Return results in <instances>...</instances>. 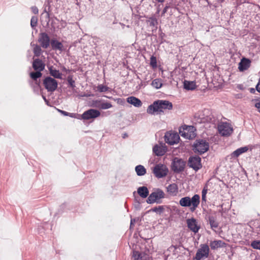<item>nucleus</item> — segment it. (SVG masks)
I'll list each match as a JSON object with an SVG mask.
<instances>
[{"instance_id":"obj_1","label":"nucleus","mask_w":260,"mask_h":260,"mask_svg":"<svg viewBox=\"0 0 260 260\" xmlns=\"http://www.w3.org/2000/svg\"><path fill=\"white\" fill-rule=\"evenodd\" d=\"M173 108L172 104L168 101L158 100L148 106L147 112L150 114L163 112L165 110H171Z\"/></svg>"},{"instance_id":"obj_2","label":"nucleus","mask_w":260,"mask_h":260,"mask_svg":"<svg viewBox=\"0 0 260 260\" xmlns=\"http://www.w3.org/2000/svg\"><path fill=\"white\" fill-rule=\"evenodd\" d=\"M200 202V197L198 194H194L191 198L189 197L182 198L179 200V204L182 207H188L191 211H194Z\"/></svg>"},{"instance_id":"obj_3","label":"nucleus","mask_w":260,"mask_h":260,"mask_svg":"<svg viewBox=\"0 0 260 260\" xmlns=\"http://www.w3.org/2000/svg\"><path fill=\"white\" fill-rule=\"evenodd\" d=\"M218 131L222 136H229L233 132L232 124L228 122H220L217 126Z\"/></svg>"},{"instance_id":"obj_4","label":"nucleus","mask_w":260,"mask_h":260,"mask_svg":"<svg viewBox=\"0 0 260 260\" xmlns=\"http://www.w3.org/2000/svg\"><path fill=\"white\" fill-rule=\"evenodd\" d=\"M152 172L156 178H161L168 175L169 169L165 165L158 164L154 167Z\"/></svg>"},{"instance_id":"obj_5","label":"nucleus","mask_w":260,"mask_h":260,"mask_svg":"<svg viewBox=\"0 0 260 260\" xmlns=\"http://www.w3.org/2000/svg\"><path fill=\"white\" fill-rule=\"evenodd\" d=\"M196 129L192 126L184 125L181 126L179 129V134L184 138L191 139L196 136Z\"/></svg>"},{"instance_id":"obj_6","label":"nucleus","mask_w":260,"mask_h":260,"mask_svg":"<svg viewBox=\"0 0 260 260\" xmlns=\"http://www.w3.org/2000/svg\"><path fill=\"white\" fill-rule=\"evenodd\" d=\"M209 145L208 143L203 140L196 141L193 145V150L196 153H204L208 151Z\"/></svg>"},{"instance_id":"obj_7","label":"nucleus","mask_w":260,"mask_h":260,"mask_svg":"<svg viewBox=\"0 0 260 260\" xmlns=\"http://www.w3.org/2000/svg\"><path fill=\"white\" fill-rule=\"evenodd\" d=\"M179 140V136L177 133L168 132L165 135V142L171 145L177 144Z\"/></svg>"},{"instance_id":"obj_8","label":"nucleus","mask_w":260,"mask_h":260,"mask_svg":"<svg viewBox=\"0 0 260 260\" xmlns=\"http://www.w3.org/2000/svg\"><path fill=\"white\" fill-rule=\"evenodd\" d=\"M209 248L206 244H202L200 248L198 250L195 259L196 260H201L203 258H206L209 255Z\"/></svg>"},{"instance_id":"obj_9","label":"nucleus","mask_w":260,"mask_h":260,"mask_svg":"<svg viewBox=\"0 0 260 260\" xmlns=\"http://www.w3.org/2000/svg\"><path fill=\"white\" fill-rule=\"evenodd\" d=\"M164 197V193L161 190H157L151 193L147 200L148 204L157 202L158 200Z\"/></svg>"},{"instance_id":"obj_10","label":"nucleus","mask_w":260,"mask_h":260,"mask_svg":"<svg viewBox=\"0 0 260 260\" xmlns=\"http://www.w3.org/2000/svg\"><path fill=\"white\" fill-rule=\"evenodd\" d=\"M101 112L96 109H91L84 112L81 115L82 118L85 120L94 119L99 117Z\"/></svg>"},{"instance_id":"obj_11","label":"nucleus","mask_w":260,"mask_h":260,"mask_svg":"<svg viewBox=\"0 0 260 260\" xmlns=\"http://www.w3.org/2000/svg\"><path fill=\"white\" fill-rule=\"evenodd\" d=\"M185 166V162L182 159L176 157L172 164V169L174 172H179L182 171Z\"/></svg>"},{"instance_id":"obj_12","label":"nucleus","mask_w":260,"mask_h":260,"mask_svg":"<svg viewBox=\"0 0 260 260\" xmlns=\"http://www.w3.org/2000/svg\"><path fill=\"white\" fill-rule=\"evenodd\" d=\"M46 88L50 91H54L57 86V83L55 80L50 77L46 78L44 81Z\"/></svg>"},{"instance_id":"obj_13","label":"nucleus","mask_w":260,"mask_h":260,"mask_svg":"<svg viewBox=\"0 0 260 260\" xmlns=\"http://www.w3.org/2000/svg\"><path fill=\"white\" fill-rule=\"evenodd\" d=\"M167 151V148L163 143L156 144L153 147V152L157 156H162Z\"/></svg>"},{"instance_id":"obj_14","label":"nucleus","mask_w":260,"mask_h":260,"mask_svg":"<svg viewBox=\"0 0 260 260\" xmlns=\"http://www.w3.org/2000/svg\"><path fill=\"white\" fill-rule=\"evenodd\" d=\"M187 224L188 228L195 233H197L200 228L197 220L193 218L187 219Z\"/></svg>"},{"instance_id":"obj_15","label":"nucleus","mask_w":260,"mask_h":260,"mask_svg":"<svg viewBox=\"0 0 260 260\" xmlns=\"http://www.w3.org/2000/svg\"><path fill=\"white\" fill-rule=\"evenodd\" d=\"M189 165L194 170H199L201 168V158L198 156L192 157L189 158Z\"/></svg>"},{"instance_id":"obj_16","label":"nucleus","mask_w":260,"mask_h":260,"mask_svg":"<svg viewBox=\"0 0 260 260\" xmlns=\"http://www.w3.org/2000/svg\"><path fill=\"white\" fill-rule=\"evenodd\" d=\"M39 42L42 47L47 48L50 44V39L48 36L45 33H42L40 35Z\"/></svg>"},{"instance_id":"obj_17","label":"nucleus","mask_w":260,"mask_h":260,"mask_svg":"<svg viewBox=\"0 0 260 260\" xmlns=\"http://www.w3.org/2000/svg\"><path fill=\"white\" fill-rule=\"evenodd\" d=\"M251 63V61L247 58H243L239 63L238 69L240 71H244L247 70Z\"/></svg>"},{"instance_id":"obj_18","label":"nucleus","mask_w":260,"mask_h":260,"mask_svg":"<svg viewBox=\"0 0 260 260\" xmlns=\"http://www.w3.org/2000/svg\"><path fill=\"white\" fill-rule=\"evenodd\" d=\"M126 101L135 107H140L142 105V103L140 100L133 96L128 97L126 99Z\"/></svg>"},{"instance_id":"obj_19","label":"nucleus","mask_w":260,"mask_h":260,"mask_svg":"<svg viewBox=\"0 0 260 260\" xmlns=\"http://www.w3.org/2000/svg\"><path fill=\"white\" fill-rule=\"evenodd\" d=\"M134 260H149V257L144 253H140L138 251H134L133 254Z\"/></svg>"},{"instance_id":"obj_20","label":"nucleus","mask_w":260,"mask_h":260,"mask_svg":"<svg viewBox=\"0 0 260 260\" xmlns=\"http://www.w3.org/2000/svg\"><path fill=\"white\" fill-rule=\"evenodd\" d=\"M183 87L184 89L187 90H192L196 88V82L194 81L184 80L183 82Z\"/></svg>"},{"instance_id":"obj_21","label":"nucleus","mask_w":260,"mask_h":260,"mask_svg":"<svg viewBox=\"0 0 260 260\" xmlns=\"http://www.w3.org/2000/svg\"><path fill=\"white\" fill-rule=\"evenodd\" d=\"M249 149L248 146H245L237 149L234 151L231 154L232 157H237L241 154L246 152Z\"/></svg>"},{"instance_id":"obj_22","label":"nucleus","mask_w":260,"mask_h":260,"mask_svg":"<svg viewBox=\"0 0 260 260\" xmlns=\"http://www.w3.org/2000/svg\"><path fill=\"white\" fill-rule=\"evenodd\" d=\"M167 191L171 195L176 196L178 192L177 185L175 183L170 184L167 187Z\"/></svg>"},{"instance_id":"obj_23","label":"nucleus","mask_w":260,"mask_h":260,"mask_svg":"<svg viewBox=\"0 0 260 260\" xmlns=\"http://www.w3.org/2000/svg\"><path fill=\"white\" fill-rule=\"evenodd\" d=\"M210 246L211 249H215L219 247H224L225 243L221 240H214L210 242Z\"/></svg>"},{"instance_id":"obj_24","label":"nucleus","mask_w":260,"mask_h":260,"mask_svg":"<svg viewBox=\"0 0 260 260\" xmlns=\"http://www.w3.org/2000/svg\"><path fill=\"white\" fill-rule=\"evenodd\" d=\"M45 67L44 64L42 61L39 59H36L33 62V68L35 70L41 71L44 70Z\"/></svg>"},{"instance_id":"obj_25","label":"nucleus","mask_w":260,"mask_h":260,"mask_svg":"<svg viewBox=\"0 0 260 260\" xmlns=\"http://www.w3.org/2000/svg\"><path fill=\"white\" fill-rule=\"evenodd\" d=\"M138 193L143 198H146L148 194L149 191L148 188L145 186L140 187L137 189Z\"/></svg>"},{"instance_id":"obj_26","label":"nucleus","mask_w":260,"mask_h":260,"mask_svg":"<svg viewBox=\"0 0 260 260\" xmlns=\"http://www.w3.org/2000/svg\"><path fill=\"white\" fill-rule=\"evenodd\" d=\"M51 44L54 49H57L60 51L63 50V45L61 43L56 40H52L51 42Z\"/></svg>"},{"instance_id":"obj_27","label":"nucleus","mask_w":260,"mask_h":260,"mask_svg":"<svg viewBox=\"0 0 260 260\" xmlns=\"http://www.w3.org/2000/svg\"><path fill=\"white\" fill-rule=\"evenodd\" d=\"M50 74L56 78H61L62 74L59 71L55 69L53 67H51L49 68Z\"/></svg>"},{"instance_id":"obj_28","label":"nucleus","mask_w":260,"mask_h":260,"mask_svg":"<svg viewBox=\"0 0 260 260\" xmlns=\"http://www.w3.org/2000/svg\"><path fill=\"white\" fill-rule=\"evenodd\" d=\"M135 171L138 176H143L146 173V170L144 166L138 165L136 167Z\"/></svg>"},{"instance_id":"obj_29","label":"nucleus","mask_w":260,"mask_h":260,"mask_svg":"<svg viewBox=\"0 0 260 260\" xmlns=\"http://www.w3.org/2000/svg\"><path fill=\"white\" fill-rule=\"evenodd\" d=\"M151 85L156 89H159L162 85V81L160 79H155L152 81Z\"/></svg>"},{"instance_id":"obj_30","label":"nucleus","mask_w":260,"mask_h":260,"mask_svg":"<svg viewBox=\"0 0 260 260\" xmlns=\"http://www.w3.org/2000/svg\"><path fill=\"white\" fill-rule=\"evenodd\" d=\"M112 107V104L109 102H105L102 100L100 108L101 109H108Z\"/></svg>"},{"instance_id":"obj_31","label":"nucleus","mask_w":260,"mask_h":260,"mask_svg":"<svg viewBox=\"0 0 260 260\" xmlns=\"http://www.w3.org/2000/svg\"><path fill=\"white\" fill-rule=\"evenodd\" d=\"M96 90L100 92H104L107 91L109 88L103 84H100L98 85L96 87Z\"/></svg>"},{"instance_id":"obj_32","label":"nucleus","mask_w":260,"mask_h":260,"mask_svg":"<svg viewBox=\"0 0 260 260\" xmlns=\"http://www.w3.org/2000/svg\"><path fill=\"white\" fill-rule=\"evenodd\" d=\"M164 207L162 206H158V207H157L155 208H153L151 209L150 210H149V211L154 212L158 214H160L164 211Z\"/></svg>"},{"instance_id":"obj_33","label":"nucleus","mask_w":260,"mask_h":260,"mask_svg":"<svg viewBox=\"0 0 260 260\" xmlns=\"http://www.w3.org/2000/svg\"><path fill=\"white\" fill-rule=\"evenodd\" d=\"M101 102L102 100H94L91 102L90 106L92 107L100 108Z\"/></svg>"},{"instance_id":"obj_34","label":"nucleus","mask_w":260,"mask_h":260,"mask_svg":"<svg viewBox=\"0 0 260 260\" xmlns=\"http://www.w3.org/2000/svg\"><path fill=\"white\" fill-rule=\"evenodd\" d=\"M150 64L153 68H155L157 67L156 58L154 56H152L150 58Z\"/></svg>"},{"instance_id":"obj_35","label":"nucleus","mask_w":260,"mask_h":260,"mask_svg":"<svg viewBox=\"0 0 260 260\" xmlns=\"http://www.w3.org/2000/svg\"><path fill=\"white\" fill-rule=\"evenodd\" d=\"M40 72L41 71H38V72H36L35 73L34 72L31 73L30 74V77L33 79H36L42 76V74Z\"/></svg>"},{"instance_id":"obj_36","label":"nucleus","mask_w":260,"mask_h":260,"mask_svg":"<svg viewBox=\"0 0 260 260\" xmlns=\"http://www.w3.org/2000/svg\"><path fill=\"white\" fill-rule=\"evenodd\" d=\"M210 224L212 229L216 228L218 226V223L213 218L209 219Z\"/></svg>"},{"instance_id":"obj_37","label":"nucleus","mask_w":260,"mask_h":260,"mask_svg":"<svg viewBox=\"0 0 260 260\" xmlns=\"http://www.w3.org/2000/svg\"><path fill=\"white\" fill-rule=\"evenodd\" d=\"M251 246L256 249L260 250V241H254L251 244Z\"/></svg>"},{"instance_id":"obj_38","label":"nucleus","mask_w":260,"mask_h":260,"mask_svg":"<svg viewBox=\"0 0 260 260\" xmlns=\"http://www.w3.org/2000/svg\"><path fill=\"white\" fill-rule=\"evenodd\" d=\"M147 21L150 25L156 26L157 24V21L154 18H150Z\"/></svg>"},{"instance_id":"obj_39","label":"nucleus","mask_w":260,"mask_h":260,"mask_svg":"<svg viewBox=\"0 0 260 260\" xmlns=\"http://www.w3.org/2000/svg\"><path fill=\"white\" fill-rule=\"evenodd\" d=\"M41 49L38 46H36L34 49V52L36 55L39 56L40 54Z\"/></svg>"},{"instance_id":"obj_40","label":"nucleus","mask_w":260,"mask_h":260,"mask_svg":"<svg viewBox=\"0 0 260 260\" xmlns=\"http://www.w3.org/2000/svg\"><path fill=\"white\" fill-rule=\"evenodd\" d=\"M255 107L257 109L258 111L260 113V101L259 100H255L253 101Z\"/></svg>"},{"instance_id":"obj_41","label":"nucleus","mask_w":260,"mask_h":260,"mask_svg":"<svg viewBox=\"0 0 260 260\" xmlns=\"http://www.w3.org/2000/svg\"><path fill=\"white\" fill-rule=\"evenodd\" d=\"M37 24V18L36 17H32L31 19L30 24L32 27L36 26Z\"/></svg>"},{"instance_id":"obj_42","label":"nucleus","mask_w":260,"mask_h":260,"mask_svg":"<svg viewBox=\"0 0 260 260\" xmlns=\"http://www.w3.org/2000/svg\"><path fill=\"white\" fill-rule=\"evenodd\" d=\"M208 184L207 183L204 186V187L202 191V194L206 195L207 191H208Z\"/></svg>"},{"instance_id":"obj_43","label":"nucleus","mask_w":260,"mask_h":260,"mask_svg":"<svg viewBox=\"0 0 260 260\" xmlns=\"http://www.w3.org/2000/svg\"><path fill=\"white\" fill-rule=\"evenodd\" d=\"M31 10L34 13L37 14L38 13V10L36 7H32Z\"/></svg>"},{"instance_id":"obj_44","label":"nucleus","mask_w":260,"mask_h":260,"mask_svg":"<svg viewBox=\"0 0 260 260\" xmlns=\"http://www.w3.org/2000/svg\"><path fill=\"white\" fill-rule=\"evenodd\" d=\"M256 90L260 92V80L259 81L258 83H257L256 86Z\"/></svg>"},{"instance_id":"obj_45","label":"nucleus","mask_w":260,"mask_h":260,"mask_svg":"<svg viewBox=\"0 0 260 260\" xmlns=\"http://www.w3.org/2000/svg\"><path fill=\"white\" fill-rule=\"evenodd\" d=\"M59 111L61 114H62L63 115H65V116H68V115H69V113L67 112H66V111H62V110H59Z\"/></svg>"},{"instance_id":"obj_46","label":"nucleus","mask_w":260,"mask_h":260,"mask_svg":"<svg viewBox=\"0 0 260 260\" xmlns=\"http://www.w3.org/2000/svg\"><path fill=\"white\" fill-rule=\"evenodd\" d=\"M69 116H70L71 117H74V118H76V114H74V113H69V115H68Z\"/></svg>"},{"instance_id":"obj_47","label":"nucleus","mask_w":260,"mask_h":260,"mask_svg":"<svg viewBox=\"0 0 260 260\" xmlns=\"http://www.w3.org/2000/svg\"><path fill=\"white\" fill-rule=\"evenodd\" d=\"M202 199L203 201H206V195L202 194Z\"/></svg>"},{"instance_id":"obj_48","label":"nucleus","mask_w":260,"mask_h":260,"mask_svg":"<svg viewBox=\"0 0 260 260\" xmlns=\"http://www.w3.org/2000/svg\"><path fill=\"white\" fill-rule=\"evenodd\" d=\"M237 87L240 89H243V86L242 85H238Z\"/></svg>"},{"instance_id":"obj_49","label":"nucleus","mask_w":260,"mask_h":260,"mask_svg":"<svg viewBox=\"0 0 260 260\" xmlns=\"http://www.w3.org/2000/svg\"><path fill=\"white\" fill-rule=\"evenodd\" d=\"M134 222H135V219H131V226L132 225V224H133Z\"/></svg>"},{"instance_id":"obj_50","label":"nucleus","mask_w":260,"mask_h":260,"mask_svg":"<svg viewBox=\"0 0 260 260\" xmlns=\"http://www.w3.org/2000/svg\"><path fill=\"white\" fill-rule=\"evenodd\" d=\"M250 92L253 93L254 92V89L253 88H251Z\"/></svg>"},{"instance_id":"obj_51","label":"nucleus","mask_w":260,"mask_h":260,"mask_svg":"<svg viewBox=\"0 0 260 260\" xmlns=\"http://www.w3.org/2000/svg\"><path fill=\"white\" fill-rule=\"evenodd\" d=\"M157 1H158V2H161V3L163 2L164 1V0H157Z\"/></svg>"}]
</instances>
